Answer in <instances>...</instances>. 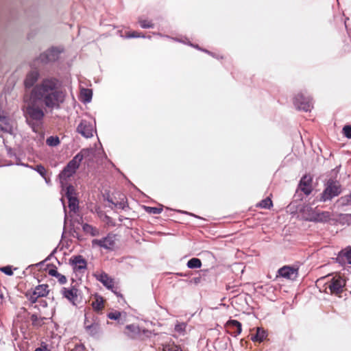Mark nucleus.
<instances>
[{
  "label": "nucleus",
  "mask_w": 351,
  "mask_h": 351,
  "mask_svg": "<svg viewBox=\"0 0 351 351\" xmlns=\"http://www.w3.org/2000/svg\"><path fill=\"white\" fill-rule=\"evenodd\" d=\"M61 86L62 83L58 78L47 77L32 89L23 112L26 123L34 132H38L45 117L44 110L39 104L53 110L59 109L64 102V94Z\"/></svg>",
  "instance_id": "obj_1"
},
{
  "label": "nucleus",
  "mask_w": 351,
  "mask_h": 351,
  "mask_svg": "<svg viewBox=\"0 0 351 351\" xmlns=\"http://www.w3.org/2000/svg\"><path fill=\"white\" fill-rule=\"evenodd\" d=\"M341 193V185L332 179H329L325 184V189L321 194L320 201L327 202L338 196Z\"/></svg>",
  "instance_id": "obj_2"
},
{
  "label": "nucleus",
  "mask_w": 351,
  "mask_h": 351,
  "mask_svg": "<svg viewBox=\"0 0 351 351\" xmlns=\"http://www.w3.org/2000/svg\"><path fill=\"white\" fill-rule=\"evenodd\" d=\"M79 159H80V156H75L73 159L67 163L59 174L60 180H66L75 173L81 163Z\"/></svg>",
  "instance_id": "obj_3"
},
{
  "label": "nucleus",
  "mask_w": 351,
  "mask_h": 351,
  "mask_svg": "<svg viewBox=\"0 0 351 351\" xmlns=\"http://www.w3.org/2000/svg\"><path fill=\"white\" fill-rule=\"evenodd\" d=\"M79 159H80V156H75L73 159L67 163L59 174L60 180H66L75 173L81 163Z\"/></svg>",
  "instance_id": "obj_4"
},
{
  "label": "nucleus",
  "mask_w": 351,
  "mask_h": 351,
  "mask_svg": "<svg viewBox=\"0 0 351 351\" xmlns=\"http://www.w3.org/2000/svg\"><path fill=\"white\" fill-rule=\"evenodd\" d=\"M295 108L304 112H310L313 107L312 99L303 93L298 94L293 100Z\"/></svg>",
  "instance_id": "obj_5"
},
{
  "label": "nucleus",
  "mask_w": 351,
  "mask_h": 351,
  "mask_svg": "<svg viewBox=\"0 0 351 351\" xmlns=\"http://www.w3.org/2000/svg\"><path fill=\"white\" fill-rule=\"evenodd\" d=\"M60 53L61 51L58 48L51 47L44 53H41L40 56L36 59V60L43 64H47L51 62H54L58 59Z\"/></svg>",
  "instance_id": "obj_6"
},
{
  "label": "nucleus",
  "mask_w": 351,
  "mask_h": 351,
  "mask_svg": "<svg viewBox=\"0 0 351 351\" xmlns=\"http://www.w3.org/2000/svg\"><path fill=\"white\" fill-rule=\"evenodd\" d=\"M114 237V234H108L101 239H93L92 245L93 246H99L106 250H112L115 245Z\"/></svg>",
  "instance_id": "obj_7"
},
{
  "label": "nucleus",
  "mask_w": 351,
  "mask_h": 351,
  "mask_svg": "<svg viewBox=\"0 0 351 351\" xmlns=\"http://www.w3.org/2000/svg\"><path fill=\"white\" fill-rule=\"evenodd\" d=\"M332 219V215L328 211L313 210L307 220L313 222L327 223Z\"/></svg>",
  "instance_id": "obj_8"
},
{
  "label": "nucleus",
  "mask_w": 351,
  "mask_h": 351,
  "mask_svg": "<svg viewBox=\"0 0 351 351\" xmlns=\"http://www.w3.org/2000/svg\"><path fill=\"white\" fill-rule=\"evenodd\" d=\"M298 276V269L285 265L278 270L277 276H280L290 280H295Z\"/></svg>",
  "instance_id": "obj_9"
},
{
  "label": "nucleus",
  "mask_w": 351,
  "mask_h": 351,
  "mask_svg": "<svg viewBox=\"0 0 351 351\" xmlns=\"http://www.w3.org/2000/svg\"><path fill=\"white\" fill-rule=\"evenodd\" d=\"M93 124L84 119L81 121L77 128V132L86 138L93 136Z\"/></svg>",
  "instance_id": "obj_10"
},
{
  "label": "nucleus",
  "mask_w": 351,
  "mask_h": 351,
  "mask_svg": "<svg viewBox=\"0 0 351 351\" xmlns=\"http://www.w3.org/2000/svg\"><path fill=\"white\" fill-rule=\"evenodd\" d=\"M346 283L340 276H335L328 282V288L332 293L339 294L342 293Z\"/></svg>",
  "instance_id": "obj_11"
},
{
  "label": "nucleus",
  "mask_w": 351,
  "mask_h": 351,
  "mask_svg": "<svg viewBox=\"0 0 351 351\" xmlns=\"http://www.w3.org/2000/svg\"><path fill=\"white\" fill-rule=\"evenodd\" d=\"M40 77V73L38 71L34 70L29 72L24 80V86L25 88H34L37 84L36 83L38 82V78Z\"/></svg>",
  "instance_id": "obj_12"
},
{
  "label": "nucleus",
  "mask_w": 351,
  "mask_h": 351,
  "mask_svg": "<svg viewBox=\"0 0 351 351\" xmlns=\"http://www.w3.org/2000/svg\"><path fill=\"white\" fill-rule=\"evenodd\" d=\"M62 294L66 298L73 306L77 305V292L78 290L72 287L71 289H67L63 287L61 290Z\"/></svg>",
  "instance_id": "obj_13"
},
{
  "label": "nucleus",
  "mask_w": 351,
  "mask_h": 351,
  "mask_svg": "<svg viewBox=\"0 0 351 351\" xmlns=\"http://www.w3.org/2000/svg\"><path fill=\"white\" fill-rule=\"evenodd\" d=\"M70 263L73 267L75 271L82 269H86L87 262L81 255L74 256L71 258Z\"/></svg>",
  "instance_id": "obj_14"
},
{
  "label": "nucleus",
  "mask_w": 351,
  "mask_h": 351,
  "mask_svg": "<svg viewBox=\"0 0 351 351\" xmlns=\"http://www.w3.org/2000/svg\"><path fill=\"white\" fill-rule=\"evenodd\" d=\"M336 261L341 265H345L346 263L351 265V247H348L339 252Z\"/></svg>",
  "instance_id": "obj_15"
},
{
  "label": "nucleus",
  "mask_w": 351,
  "mask_h": 351,
  "mask_svg": "<svg viewBox=\"0 0 351 351\" xmlns=\"http://www.w3.org/2000/svg\"><path fill=\"white\" fill-rule=\"evenodd\" d=\"M312 180L311 177L304 176L300 181L299 189L306 195H308L312 192Z\"/></svg>",
  "instance_id": "obj_16"
},
{
  "label": "nucleus",
  "mask_w": 351,
  "mask_h": 351,
  "mask_svg": "<svg viewBox=\"0 0 351 351\" xmlns=\"http://www.w3.org/2000/svg\"><path fill=\"white\" fill-rule=\"evenodd\" d=\"M96 279L101 282L104 287H106L108 289H110L112 291L114 287V281L113 279L109 277V276L105 273L101 272L100 274L95 275Z\"/></svg>",
  "instance_id": "obj_17"
},
{
  "label": "nucleus",
  "mask_w": 351,
  "mask_h": 351,
  "mask_svg": "<svg viewBox=\"0 0 351 351\" xmlns=\"http://www.w3.org/2000/svg\"><path fill=\"white\" fill-rule=\"evenodd\" d=\"M226 326L230 329H234V330L232 332V335L234 336H237L241 334L242 331V325L241 324L235 319H230L226 323Z\"/></svg>",
  "instance_id": "obj_18"
},
{
  "label": "nucleus",
  "mask_w": 351,
  "mask_h": 351,
  "mask_svg": "<svg viewBox=\"0 0 351 351\" xmlns=\"http://www.w3.org/2000/svg\"><path fill=\"white\" fill-rule=\"evenodd\" d=\"M0 122L1 123L0 124L1 131L8 134L12 133L13 128L10 123V119L8 117V116L5 117V119L0 121Z\"/></svg>",
  "instance_id": "obj_19"
},
{
  "label": "nucleus",
  "mask_w": 351,
  "mask_h": 351,
  "mask_svg": "<svg viewBox=\"0 0 351 351\" xmlns=\"http://www.w3.org/2000/svg\"><path fill=\"white\" fill-rule=\"evenodd\" d=\"M86 331L93 337L98 335L100 331V326L97 321H93V323H90V325L86 326Z\"/></svg>",
  "instance_id": "obj_20"
},
{
  "label": "nucleus",
  "mask_w": 351,
  "mask_h": 351,
  "mask_svg": "<svg viewBox=\"0 0 351 351\" xmlns=\"http://www.w3.org/2000/svg\"><path fill=\"white\" fill-rule=\"evenodd\" d=\"M266 337L267 332L261 328H257L256 334L252 336L251 339L254 342H262Z\"/></svg>",
  "instance_id": "obj_21"
},
{
  "label": "nucleus",
  "mask_w": 351,
  "mask_h": 351,
  "mask_svg": "<svg viewBox=\"0 0 351 351\" xmlns=\"http://www.w3.org/2000/svg\"><path fill=\"white\" fill-rule=\"evenodd\" d=\"M48 274L51 276L56 277L58 279L59 283L61 285H64L67 281L66 276L60 274L57 271L56 268L50 269L48 271Z\"/></svg>",
  "instance_id": "obj_22"
},
{
  "label": "nucleus",
  "mask_w": 351,
  "mask_h": 351,
  "mask_svg": "<svg viewBox=\"0 0 351 351\" xmlns=\"http://www.w3.org/2000/svg\"><path fill=\"white\" fill-rule=\"evenodd\" d=\"M82 230L85 233L89 234L92 237L98 236L99 234V230L88 223H84L82 226Z\"/></svg>",
  "instance_id": "obj_23"
},
{
  "label": "nucleus",
  "mask_w": 351,
  "mask_h": 351,
  "mask_svg": "<svg viewBox=\"0 0 351 351\" xmlns=\"http://www.w3.org/2000/svg\"><path fill=\"white\" fill-rule=\"evenodd\" d=\"M48 287L49 286L46 284L40 285L36 287L34 290L37 293V296H40V298L46 296L49 293Z\"/></svg>",
  "instance_id": "obj_24"
},
{
  "label": "nucleus",
  "mask_w": 351,
  "mask_h": 351,
  "mask_svg": "<svg viewBox=\"0 0 351 351\" xmlns=\"http://www.w3.org/2000/svg\"><path fill=\"white\" fill-rule=\"evenodd\" d=\"M82 99L84 103L90 102L93 97V91L88 88H82L81 90Z\"/></svg>",
  "instance_id": "obj_25"
},
{
  "label": "nucleus",
  "mask_w": 351,
  "mask_h": 351,
  "mask_svg": "<svg viewBox=\"0 0 351 351\" xmlns=\"http://www.w3.org/2000/svg\"><path fill=\"white\" fill-rule=\"evenodd\" d=\"M45 317H38L36 314H32L30 317L32 324L35 327H40L44 324Z\"/></svg>",
  "instance_id": "obj_26"
},
{
  "label": "nucleus",
  "mask_w": 351,
  "mask_h": 351,
  "mask_svg": "<svg viewBox=\"0 0 351 351\" xmlns=\"http://www.w3.org/2000/svg\"><path fill=\"white\" fill-rule=\"evenodd\" d=\"M69 208L71 211L76 213L79 209V201L76 197L68 199Z\"/></svg>",
  "instance_id": "obj_27"
},
{
  "label": "nucleus",
  "mask_w": 351,
  "mask_h": 351,
  "mask_svg": "<svg viewBox=\"0 0 351 351\" xmlns=\"http://www.w3.org/2000/svg\"><path fill=\"white\" fill-rule=\"evenodd\" d=\"M92 306L94 310L99 311L104 307V299L100 295H96L95 300L93 302Z\"/></svg>",
  "instance_id": "obj_28"
},
{
  "label": "nucleus",
  "mask_w": 351,
  "mask_h": 351,
  "mask_svg": "<svg viewBox=\"0 0 351 351\" xmlns=\"http://www.w3.org/2000/svg\"><path fill=\"white\" fill-rule=\"evenodd\" d=\"M186 265L190 269H198L202 267V261L199 258H192L188 261Z\"/></svg>",
  "instance_id": "obj_29"
},
{
  "label": "nucleus",
  "mask_w": 351,
  "mask_h": 351,
  "mask_svg": "<svg viewBox=\"0 0 351 351\" xmlns=\"http://www.w3.org/2000/svg\"><path fill=\"white\" fill-rule=\"evenodd\" d=\"M33 170L36 171L42 178L46 179L47 171L43 165H37L35 167H29Z\"/></svg>",
  "instance_id": "obj_30"
},
{
  "label": "nucleus",
  "mask_w": 351,
  "mask_h": 351,
  "mask_svg": "<svg viewBox=\"0 0 351 351\" xmlns=\"http://www.w3.org/2000/svg\"><path fill=\"white\" fill-rule=\"evenodd\" d=\"M92 154H93L92 149L85 148V149H82L75 156H80V159H79V161L81 162L84 158H87V157L90 156Z\"/></svg>",
  "instance_id": "obj_31"
},
{
  "label": "nucleus",
  "mask_w": 351,
  "mask_h": 351,
  "mask_svg": "<svg viewBox=\"0 0 351 351\" xmlns=\"http://www.w3.org/2000/svg\"><path fill=\"white\" fill-rule=\"evenodd\" d=\"M338 202L341 206H351V193L341 197Z\"/></svg>",
  "instance_id": "obj_32"
},
{
  "label": "nucleus",
  "mask_w": 351,
  "mask_h": 351,
  "mask_svg": "<svg viewBox=\"0 0 351 351\" xmlns=\"http://www.w3.org/2000/svg\"><path fill=\"white\" fill-rule=\"evenodd\" d=\"M25 295L32 304L36 303L38 299L40 298V296H37V293L35 290L33 291H27Z\"/></svg>",
  "instance_id": "obj_33"
},
{
  "label": "nucleus",
  "mask_w": 351,
  "mask_h": 351,
  "mask_svg": "<svg viewBox=\"0 0 351 351\" xmlns=\"http://www.w3.org/2000/svg\"><path fill=\"white\" fill-rule=\"evenodd\" d=\"M46 143L49 146L55 147L60 144V139L58 136H51L47 138Z\"/></svg>",
  "instance_id": "obj_34"
},
{
  "label": "nucleus",
  "mask_w": 351,
  "mask_h": 351,
  "mask_svg": "<svg viewBox=\"0 0 351 351\" xmlns=\"http://www.w3.org/2000/svg\"><path fill=\"white\" fill-rule=\"evenodd\" d=\"M258 206L263 208H270L272 206V201L269 197H267L261 201Z\"/></svg>",
  "instance_id": "obj_35"
},
{
  "label": "nucleus",
  "mask_w": 351,
  "mask_h": 351,
  "mask_svg": "<svg viewBox=\"0 0 351 351\" xmlns=\"http://www.w3.org/2000/svg\"><path fill=\"white\" fill-rule=\"evenodd\" d=\"M138 23L140 26L143 29L153 28L154 27V25L153 23H152V21L142 19H138Z\"/></svg>",
  "instance_id": "obj_36"
},
{
  "label": "nucleus",
  "mask_w": 351,
  "mask_h": 351,
  "mask_svg": "<svg viewBox=\"0 0 351 351\" xmlns=\"http://www.w3.org/2000/svg\"><path fill=\"white\" fill-rule=\"evenodd\" d=\"M65 195L67 199L75 197V189L73 186L70 184L66 187Z\"/></svg>",
  "instance_id": "obj_37"
},
{
  "label": "nucleus",
  "mask_w": 351,
  "mask_h": 351,
  "mask_svg": "<svg viewBox=\"0 0 351 351\" xmlns=\"http://www.w3.org/2000/svg\"><path fill=\"white\" fill-rule=\"evenodd\" d=\"M186 323H184V322H181V323H178L176 326H175V330L180 333V334H183L186 330Z\"/></svg>",
  "instance_id": "obj_38"
},
{
  "label": "nucleus",
  "mask_w": 351,
  "mask_h": 351,
  "mask_svg": "<svg viewBox=\"0 0 351 351\" xmlns=\"http://www.w3.org/2000/svg\"><path fill=\"white\" fill-rule=\"evenodd\" d=\"M339 218L343 222H346L348 224L351 223V214H340Z\"/></svg>",
  "instance_id": "obj_39"
},
{
  "label": "nucleus",
  "mask_w": 351,
  "mask_h": 351,
  "mask_svg": "<svg viewBox=\"0 0 351 351\" xmlns=\"http://www.w3.org/2000/svg\"><path fill=\"white\" fill-rule=\"evenodd\" d=\"M0 271L8 276L13 275L12 267V266H10V265L0 267Z\"/></svg>",
  "instance_id": "obj_40"
},
{
  "label": "nucleus",
  "mask_w": 351,
  "mask_h": 351,
  "mask_svg": "<svg viewBox=\"0 0 351 351\" xmlns=\"http://www.w3.org/2000/svg\"><path fill=\"white\" fill-rule=\"evenodd\" d=\"M107 317L110 319L118 320L121 317V313L117 311H115L114 312H110V313H108Z\"/></svg>",
  "instance_id": "obj_41"
},
{
  "label": "nucleus",
  "mask_w": 351,
  "mask_h": 351,
  "mask_svg": "<svg viewBox=\"0 0 351 351\" xmlns=\"http://www.w3.org/2000/svg\"><path fill=\"white\" fill-rule=\"evenodd\" d=\"M145 208H146V210L152 214H160L162 211V208H161L150 207V206H147Z\"/></svg>",
  "instance_id": "obj_42"
},
{
  "label": "nucleus",
  "mask_w": 351,
  "mask_h": 351,
  "mask_svg": "<svg viewBox=\"0 0 351 351\" xmlns=\"http://www.w3.org/2000/svg\"><path fill=\"white\" fill-rule=\"evenodd\" d=\"M343 134L346 138H351V125H346L343 128Z\"/></svg>",
  "instance_id": "obj_43"
},
{
  "label": "nucleus",
  "mask_w": 351,
  "mask_h": 351,
  "mask_svg": "<svg viewBox=\"0 0 351 351\" xmlns=\"http://www.w3.org/2000/svg\"><path fill=\"white\" fill-rule=\"evenodd\" d=\"M97 318L93 317L91 319H90V317L88 314H85L84 318V328L86 329V326L90 325V323H93V321H97Z\"/></svg>",
  "instance_id": "obj_44"
},
{
  "label": "nucleus",
  "mask_w": 351,
  "mask_h": 351,
  "mask_svg": "<svg viewBox=\"0 0 351 351\" xmlns=\"http://www.w3.org/2000/svg\"><path fill=\"white\" fill-rule=\"evenodd\" d=\"M66 351H86L85 347L83 344H77L73 348H68Z\"/></svg>",
  "instance_id": "obj_45"
},
{
  "label": "nucleus",
  "mask_w": 351,
  "mask_h": 351,
  "mask_svg": "<svg viewBox=\"0 0 351 351\" xmlns=\"http://www.w3.org/2000/svg\"><path fill=\"white\" fill-rule=\"evenodd\" d=\"M125 329L134 334H136L138 332V327L133 324L127 325L125 327Z\"/></svg>",
  "instance_id": "obj_46"
},
{
  "label": "nucleus",
  "mask_w": 351,
  "mask_h": 351,
  "mask_svg": "<svg viewBox=\"0 0 351 351\" xmlns=\"http://www.w3.org/2000/svg\"><path fill=\"white\" fill-rule=\"evenodd\" d=\"M6 112L3 110V104L0 101V121L3 120L7 117Z\"/></svg>",
  "instance_id": "obj_47"
},
{
  "label": "nucleus",
  "mask_w": 351,
  "mask_h": 351,
  "mask_svg": "<svg viewBox=\"0 0 351 351\" xmlns=\"http://www.w3.org/2000/svg\"><path fill=\"white\" fill-rule=\"evenodd\" d=\"M126 37L128 38H140V37L145 38V36H141L137 32L134 31V32H132L129 33L127 35Z\"/></svg>",
  "instance_id": "obj_48"
},
{
  "label": "nucleus",
  "mask_w": 351,
  "mask_h": 351,
  "mask_svg": "<svg viewBox=\"0 0 351 351\" xmlns=\"http://www.w3.org/2000/svg\"><path fill=\"white\" fill-rule=\"evenodd\" d=\"M165 351H180V348L177 346H169L165 348Z\"/></svg>",
  "instance_id": "obj_49"
},
{
  "label": "nucleus",
  "mask_w": 351,
  "mask_h": 351,
  "mask_svg": "<svg viewBox=\"0 0 351 351\" xmlns=\"http://www.w3.org/2000/svg\"><path fill=\"white\" fill-rule=\"evenodd\" d=\"M35 351H49V350H48V349L47 348V346H40V347H39V348H36V349L35 350Z\"/></svg>",
  "instance_id": "obj_50"
},
{
  "label": "nucleus",
  "mask_w": 351,
  "mask_h": 351,
  "mask_svg": "<svg viewBox=\"0 0 351 351\" xmlns=\"http://www.w3.org/2000/svg\"><path fill=\"white\" fill-rule=\"evenodd\" d=\"M56 252V249H54L51 253L46 258V259L45 260V261H48V260H50L51 258L54 255V254Z\"/></svg>",
  "instance_id": "obj_51"
},
{
  "label": "nucleus",
  "mask_w": 351,
  "mask_h": 351,
  "mask_svg": "<svg viewBox=\"0 0 351 351\" xmlns=\"http://www.w3.org/2000/svg\"><path fill=\"white\" fill-rule=\"evenodd\" d=\"M178 212L180 213H184V214H186V215H191L193 217H197V218H200L199 217H198L197 215H195V214H193V213H189V212H186V211H181V210H178Z\"/></svg>",
  "instance_id": "obj_52"
},
{
  "label": "nucleus",
  "mask_w": 351,
  "mask_h": 351,
  "mask_svg": "<svg viewBox=\"0 0 351 351\" xmlns=\"http://www.w3.org/2000/svg\"><path fill=\"white\" fill-rule=\"evenodd\" d=\"M201 278L200 277H196L193 279V281L195 284H198L200 282Z\"/></svg>",
  "instance_id": "obj_53"
},
{
  "label": "nucleus",
  "mask_w": 351,
  "mask_h": 351,
  "mask_svg": "<svg viewBox=\"0 0 351 351\" xmlns=\"http://www.w3.org/2000/svg\"><path fill=\"white\" fill-rule=\"evenodd\" d=\"M40 305L43 307H46L47 306V303L46 301L45 300H41L40 301Z\"/></svg>",
  "instance_id": "obj_54"
},
{
  "label": "nucleus",
  "mask_w": 351,
  "mask_h": 351,
  "mask_svg": "<svg viewBox=\"0 0 351 351\" xmlns=\"http://www.w3.org/2000/svg\"><path fill=\"white\" fill-rule=\"evenodd\" d=\"M64 223L66 222L67 215H66V210L65 206H64Z\"/></svg>",
  "instance_id": "obj_55"
},
{
  "label": "nucleus",
  "mask_w": 351,
  "mask_h": 351,
  "mask_svg": "<svg viewBox=\"0 0 351 351\" xmlns=\"http://www.w3.org/2000/svg\"><path fill=\"white\" fill-rule=\"evenodd\" d=\"M176 274L179 276H188L186 274H183V273H177Z\"/></svg>",
  "instance_id": "obj_56"
},
{
  "label": "nucleus",
  "mask_w": 351,
  "mask_h": 351,
  "mask_svg": "<svg viewBox=\"0 0 351 351\" xmlns=\"http://www.w3.org/2000/svg\"><path fill=\"white\" fill-rule=\"evenodd\" d=\"M202 50L203 51H204V52H206V53H207L210 54V55L213 56V53L210 52L209 51H208V50H206V49H202Z\"/></svg>",
  "instance_id": "obj_57"
},
{
  "label": "nucleus",
  "mask_w": 351,
  "mask_h": 351,
  "mask_svg": "<svg viewBox=\"0 0 351 351\" xmlns=\"http://www.w3.org/2000/svg\"><path fill=\"white\" fill-rule=\"evenodd\" d=\"M190 45H191V46H193V47H195V48L198 49H201L199 48V47L197 45H193V44H190Z\"/></svg>",
  "instance_id": "obj_58"
},
{
  "label": "nucleus",
  "mask_w": 351,
  "mask_h": 351,
  "mask_svg": "<svg viewBox=\"0 0 351 351\" xmlns=\"http://www.w3.org/2000/svg\"><path fill=\"white\" fill-rule=\"evenodd\" d=\"M3 295L1 293H0V304L2 303V301H3Z\"/></svg>",
  "instance_id": "obj_59"
},
{
  "label": "nucleus",
  "mask_w": 351,
  "mask_h": 351,
  "mask_svg": "<svg viewBox=\"0 0 351 351\" xmlns=\"http://www.w3.org/2000/svg\"><path fill=\"white\" fill-rule=\"evenodd\" d=\"M114 293L117 296H119V297H123V295H122L121 293H117V292H116V291H114Z\"/></svg>",
  "instance_id": "obj_60"
},
{
  "label": "nucleus",
  "mask_w": 351,
  "mask_h": 351,
  "mask_svg": "<svg viewBox=\"0 0 351 351\" xmlns=\"http://www.w3.org/2000/svg\"><path fill=\"white\" fill-rule=\"evenodd\" d=\"M45 181H46V182H47V183H48V182H49V179H47V178H46V179H45Z\"/></svg>",
  "instance_id": "obj_61"
}]
</instances>
